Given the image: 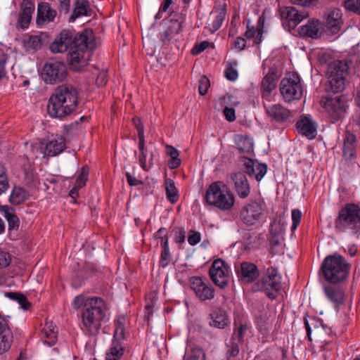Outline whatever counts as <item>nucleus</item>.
Masks as SVG:
<instances>
[{"label": "nucleus", "mask_w": 360, "mask_h": 360, "mask_svg": "<svg viewBox=\"0 0 360 360\" xmlns=\"http://www.w3.org/2000/svg\"><path fill=\"white\" fill-rule=\"evenodd\" d=\"M223 112L228 121L233 122L236 120L235 110L233 108L226 107Z\"/></svg>", "instance_id": "obj_61"}, {"label": "nucleus", "mask_w": 360, "mask_h": 360, "mask_svg": "<svg viewBox=\"0 0 360 360\" xmlns=\"http://www.w3.org/2000/svg\"><path fill=\"white\" fill-rule=\"evenodd\" d=\"M244 166L246 173L250 176H254L257 181H260L267 172L266 164L259 163L250 158H245Z\"/></svg>", "instance_id": "obj_25"}, {"label": "nucleus", "mask_w": 360, "mask_h": 360, "mask_svg": "<svg viewBox=\"0 0 360 360\" xmlns=\"http://www.w3.org/2000/svg\"><path fill=\"white\" fill-rule=\"evenodd\" d=\"M12 341L13 337L8 328V321L0 316V354L9 349Z\"/></svg>", "instance_id": "obj_26"}, {"label": "nucleus", "mask_w": 360, "mask_h": 360, "mask_svg": "<svg viewBox=\"0 0 360 360\" xmlns=\"http://www.w3.org/2000/svg\"><path fill=\"white\" fill-rule=\"evenodd\" d=\"M0 212L7 220L9 230H16L20 226L19 218L13 208L7 205L0 206Z\"/></svg>", "instance_id": "obj_34"}, {"label": "nucleus", "mask_w": 360, "mask_h": 360, "mask_svg": "<svg viewBox=\"0 0 360 360\" xmlns=\"http://www.w3.org/2000/svg\"><path fill=\"white\" fill-rule=\"evenodd\" d=\"M42 45V40L41 37L38 35L30 36L27 39L24 40V46L26 51H35L39 50Z\"/></svg>", "instance_id": "obj_42"}, {"label": "nucleus", "mask_w": 360, "mask_h": 360, "mask_svg": "<svg viewBox=\"0 0 360 360\" xmlns=\"http://www.w3.org/2000/svg\"><path fill=\"white\" fill-rule=\"evenodd\" d=\"M239 343L238 341L231 339L227 344V355L230 357L236 356L239 353Z\"/></svg>", "instance_id": "obj_51"}, {"label": "nucleus", "mask_w": 360, "mask_h": 360, "mask_svg": "<svg viewBox=\"0 0 360 360\" xmlns=\"http://www.w3.org/2000/svg\"><path fill=\"white\" fill-rule=\"evenodd\" d=\"M65 148V140L63 137L59 136L49 141L45 146L44 155L56 156L62 153Z\"/></svg>", "instance_id": "obj_30"}, {"label": "nucleus", "mask_w": 360, "mask_h": 360, "mask_svg": "<svg viewBox=\"0 0 360 360\" xmlns=\"http://www.w3.org/2000/svg\"><path fill=\"white\" fill-rule=\"evenodd\" d=\"M231 179L234 185V190L240 198H246L250 193L249 181L243 172H238L231 175Z\"/></svg>", "instance_id": "obj_18"}, {"label": "nucleus", "mask_w": 360, "mask_h": 360, "mask_svg": "<svg viewBox=\"0 0 360 360\" xmlns=\"http://www.w3.org/2000/svg\"><path fill=\"white\" fill-rule=\"evenodd\" d=\"M298 131L309 139L316 137L317 124L309 115H302L296 123Z\"/></svg>", "instance_id": "obj_23"}, {"label": "nucleus", "mask_w": 360, "mask_h": 360, "mask_svg": "<svg viewBox=\"0 0 360 360\" xmlns=\"http://www.w3.org/2000/svg\"><path fill=\"white\" fill-rule=\"evenodd\" d=\"M28 197L29 194L25 189L20 186H14L10 196V201L13 205H20L25 201Z\"/></svg>", "instance_id": "obj_39"}, {"label": "nucleus", "mask_w": 360, "mask_h": 360, "mask_svg": "<svg viewBox=\"0 0 360 360\" xmlns=\"http://www.w3.org/2000/svg\"><path fill=\"white\" fill-rule=\"evenodd\" d=\"M280 92L287 102L300 99L303 95V88L298 75L287 74L280 83Z\"/></svg>", "instance_id": "obj_10"}, {"label": "nucleus", "mask_w": 360, "mask_h": 360, "mask_svg": "<svg viewBox=\"0 0 360 360\" xmlns=\"http://www.w3.org/2000/svg\"><path fill=\"white\" fill-rule=\"evenodd\" d=\"M57 15V11L52 8L47 2L38 4L36 23L37 26L42 27L50 22H53Z\"/></svg>", "instance_id": "obj_16"}, {"label": "nucleus", "mask_w": 360, "mask_h": 360, "mask_svg": "<svg viewBox=\"0 0 360 360\" xmlns=\"http://www.w3.org/2000/svg\"><path fill=\"white\" fill-rule=\"evenodd\" d=\"M264 107L268 117L277 122H284L292 116L291 112L281 104L266 105L264 103Z\"/></svg>", "instance_id": "obj_21"}, {"label": "nucleus", "mask_w": 360, "mask_h": 360, "mask_svg": "<svg viewBox=\"0 0 360 360\" xmlns=\"http://www.w3.org/2000/svg\"><path fill=\"white\" fill-rule=\"evenodd\" d=\"M165 191L167 199L172 203H176L179 198L174 181L170 179H165Z\"/></svg>", "instance_id": "obj_40"}, {"label": "nucleus", "mask_w": 360, "mask_h": 360, "mask_svg": "<svg viewBox=\"0 0 360 360\" xmlns=\"http://www.w3.org/2000/svg\"><path fill=\"white\" fill-rule=\"evenodd\" d=\"M252 289L255 292H264L271 300L276 298L281 290V276L278 270L274 267L268 268L262 277L253 284Z\"/></svg>", "instance_id": "obj_8"}, {"label": "nucleus", "mask_w": 360, "mask_h": 360, "mask_svg": "<svg viewBox=\"0 0 360 360\" xmlns=\"http://www.w3.org/2000/svg\"><path fill=\"white\" fill-rule=\"evenodd\" d=\"M334 226L336 232H354L360 226V207L358 204L349 202L338 211Z\"/></svg>", "instance_id": "obj_6"}, {"label": "nucleus", "mask_w": 360, "mask_h": 360, "mask_svg": "<svg viewBox=\"0 0 360 360\" xmlns=\"http://www.w3.org/2000/svg\"><path fill=\"white\" fill-rule=\"evenodd\" d=\"M57 337L58 329L56 326L51 321H47L41 330V340L49 346H52L56 342Z\"/></svg>", "instance_id": "obj_28"}, {"label": "nucleus", "mask_w": 360, "mask_h": 360, "mask_svg": "<svg viewBox=\"0 0 360 360\" xmlns=\"http://www.w3.org/2000/svg\"><path fill=\"white\" fill-rule=\"evenodd\" d=\"M20 12L17 22V27L22 30L29 27L32 14L35 9L34 2L31 0H23L20 5Z\"/></svg>", "instance_id": "obj_20"}, {"label": "nucleus", "mask_w": 360, "mask_h": 360, "mask_svg": "<svg viewBox=\"0 0 360 360\" xmlns=\"http://www.w3.org/2000/svg\"><path fill=\"white\" fill-rule=\"evenodd\" d=\"M55 2L58 4L59 8L60 11H63L67 13L70 10V0H53Z\"/></svg>", "instance_id": "obj_63"}, {"label": "nucleus", "mask_w": 360, "mask_h": 360, "mask_svg": "<svg viewBox=\"0 0 360 360\" xmlns=\"http://www.w3.org/2000/svg\"><path fill=\"white\" fill-rule=\"evenodd\" d=\"M182 22L179 20L171 19L169 25H168L167 30L164 32L162 37L163 40L167 39L169 36L179 33L182 28Z\"/></svg>", "instance_id": "obj_44"}, {"label": "nucleus", "mask_w": 360, "mask_h": 360, "mask_svg": "<svg viewBox=\"0 0 360 360\" xmlns=\"http://www.w3.org/2000/svg\"><path fill=\"white\" fill-rule=\"evenodd\" d=\"M264 210V203L262 201L252 200L243 207L240 217L244 223L253 225L261 219Z\"/></svg>", "instance_id": "obj_12"}, {"label": "nucleus", "mask_w": 360, "mask_h": 360, "mask_svg": "<svg viewBox=\"0 0 360 360\" xmlns=\"http://www.w3.org/2000/svg\"><path fill=\"white\" fill-rule=\"evenodd\" d=\"M72 305L76 310L81 309L82 326L91 335H97L108 319L106 304L101 297L80 294L74 298Z\"/></svg>", "instance_id": "obj_1"}, {"label": "nucleus", "mask_w": 360, "mask_h": 360, "mask_svg": "<svg viewBox=\"0 0 360 360\" xmlns=\"http://www.w3.org/2000/svg\"><path fill=\"white\" fill-rule=\"evenodd\" d=\"M263 25H264V20H263V18H260L258 20L257 33L255 36L254 43L255 44H259L262 42V34H263Z\"/></svg>", "instance_id": "obj_56"}, {"label": "nucleus", "mask_w": 360, "mask_h": 360, "mask_svg": "<svg viewBox=\"0 0 360 360\" xmlns=\"http://www.w3.org/2000/svg\"><path fill=\"white\" fill-rule=\"evenodd\" d=\"M323 30L324 27L321 21L311 19L307 24L300 27L299 33L302 37L318 39L321 37Z\"/></svg>", "instance_id": "obj_24"}, {"label": "nucleus", "mask_w": 360, "mask_h": 360, "mask_svg": "<svg viewBox=\"0 0 360 360\" xmlns=\"http://www.w3.org/2000/svg\"><path fill=\"white\" fill-rule=\"evenodd\" d=\"M236 274L240 281L245 283H251L259 276L257 266L251 262H244L236 269Z\"/></svg>", "instance_id": "obj_22"}, {"label": "nucleus", "mask_w": 360, "mask_h": 360, "mask_svg": "<svg viewBox=\"0 0 360 360\" xmlns=\"http://www.w3.org/2000/svg\"><path fill=\"white\" fill-rule=\"evenodd\" d=\"M345 7L347 10L360 15V0H346Z\"/></svg>", "instance_id": "obj_52"}, {"label": "nucleus", "mask_w": 360, "mask_h": 360, "mask_svg": "<svg viewBox=\"0 0 360 360\" xmlns=\"http://www.w3.org/2000/svg\"><path fill=\"white\" fill-rule=\"evenodd\" d=\"M191 287L196 297L202 302L210 300L214 297V289L205 278L200 277L191 278Z\"/></svg>", "instance_id": "obj_14"}, {"label": "nucleus", "mask_w": 360, "mask_h": 360, "mask_svg": "<svg viewBox=\"0 0 360 360\" xmlns=\"http://www.w3.org/2000/svg\"><path fill=\"white\" fill-rule=\"evenodd\" d=\"M210 83L209 79L205 77H201L199 81L198 90L201 95H205L207 92L208 88L210 87Z\"/></svg>", "instance_id": "obj_54"}, {"label": "nucleus", "mask_w": 360, "mask_h": 360, "mask_svg": "<svg viewBox=\"0 0 360 360\" xmlns=\"http://www.w3.org/2000/svg\"><path fill=\"white\" fill-rule=\"evenodd\" d=\"M78 105V94L72 85L58 86L51 96L47 105L50 117L63 120L72 114Z\"/></svg>", "instance_id": "obj_2"}, {"label": "nucleus", "mask_w": 360, "mask_h": 360, "mask_svg": "<svg viewBox=\"0 0 360 360\" xmlns=\"http://www.w3.org/2000/svg\"><path fill=\"white\" fill-rule=\"evenodd\" d=\"M79 34L75 33L69 30H63L56 37L54 41L50 45V50L52 53H58L66 51L74 44L75 38Z\"/></svg>", "instance_id": "obj_15"}, {"label": "nucleus", "mask_w": 360, "mask_h": 360, "mask_svg": "<svg viewBox=\"0 0 360 360\" xmlns=\"http://www.w3.org/2000/svg\"><path fill=\"white\" fill-rule=\"evenodd\" d=\"M161 247L162 248L160 256V265L165 268L171 261V255L169 248L168 238L161 236Z\"/></svg>", "instance_id": "obj_41"}, {"label": "nucleus", "mask_w": 360, "mask_h": 360, "mask_svg": "<svg viewBox=\"0 0 360 360\" xmlns=\"http://www.w3.org/2000/svg\"><path fill=\"white\" fill-rule=\"evenodd\" d=\"M225 76L229 81H235L238 78V72L233 68L231 63H227L226 68L225 70Z\"/></svg>", "instance_id": "obj_53"}, {"label": "nucleus", "mask_w": 360, "mask_h": 360, "mask_svg": "<svg viewBox=\"0 0 360 360\" xmlns=\"http://www.w3.org/2000/svg\"><path fill=\"white\" fill-rule=\"evenodd\" d=\"M323 292L327 300L334 306L336 311H339L340 306L344 303L345 298L344 290L336 285H325Z\"/></svg>", "instance_id": "obj_19"}, {"label": "nucleus", "mask_w": 360, "mask_h": 360, "mask_svg": "<svg viewBox=\"0 0 360 360\" xmlns=\"http://www.w3.org/2000/svg\"><path fill=\"white\" fill-rule=\"evenodd\" d=\"M324 20L326 30L333 34L338 33L342 25L340 9L335 8L328 11Z\"/></svg>", "instance_id": "obj_17"}, {"label": "nucleus", "mask_w": 360, "mask_h": 360, "mask_svg": "<svg viewBox=\"0 0 360 360\" xmlns=\"http://www.w3.org/2000/svg\"><path fill=\"white\" fill-rule=\"evenodd\" d=\"M126 178L128 184L131 186H136L143 184V182L141 180L137 179L134 175H132L129 172L126 173Z\"/></svg>", "instance_id": "obj_62"}, {"label": "nucleus", "mask_w": 360, "mask_h": 360, "mask_svg": "<svg viewBox=\"0 0 360 360\" xmlns=\"http://www.w3.org/2000/svg\"><path fill=\"white\" fill-rule=\"evenodd\" d=\"M210 276L216 285L224 288L229 281V267L222 259H217L212 264Z\"/></svg>", "instance_id": "obj_13"}, {"label": "nucleus", "mask_w": 360, "mask_h": 360, "mask_svg": "<svg viewBox=\"0 0 360 360\" xmlns=\"http://www.w3.org/2000/svg\"><path fill=\"white\" fill-rule=\"evenodd\" d=\"M184 360H205V355L201 349L195 347L186 352Z\"/></svg>", "instance_id": "obj_46"}, {"label": "nucleus", "mask_w": 360, "mask_h": 360, "mask_svg": "<svg viewBox=\"0 0 360 360\" xmlns=\"http://www.w3.org/2000/svg\"><path fill=\"white\" fill-rule=\"evenodd\" d=\"M8 188L9 183L5 168L0 164V194L5 193Z\"/></svg>", "instance_id": "obj_48"}, {"label": "nucleus", "mask_w": 360, "mask_h": 360, "mask_svg": "<svg viewBox=\"0 0 360 360\" xmlns=\"http://www.w3.org/2000/svg\"><path fill=\"white\" fill-rule=\"evenodd\" d=\"M321 269L327 281L337 283L347 278L349 266L344 257L340 255H334L327 257L324 259Z\"/></svg>", "instance_id": "obj_7"}, {"label": "nucleus", "mask_w": 360, "mask_h": 360, "mask_svg": "<svg viewBox=\"0 0 360 360\" xmlns=\"http://www.w3.org/2000/svg\"><path fill=\"white\" fill-rule=\"evenodd\" d=\"M275 75L273 73H268L262 79L261 84V91L262 98L269 101L271 91L275 88Z\"/></svg>", "instance_id": "obj_37"}, {"label": "nucleus", "mask_w": 360, "mask_h": 360, "mask_svg": "<svg viewBox=\"0 0 360 360\" xmlns=\"http://www.w3.org/2000/svg\"><path fill=\"white\" fill-rule=\"evenodd\" d=\"M355 149L354 146H349L347 143H344L343 146V157L345 160H351L354 157Z\"/></svg>", "instance_id": "obj_55"}, {"label": "nucleus", "mask_w": 360, "mask_h": 360, "mask_svg": "<svg viewBox=\"0 0 360 360\" xmlns=\"http://www.w3.org/2000/svg\"><path fill=\"white\" fill-rule=\"evenodd\" d=\"M246 46V41L243 37H237L233 42V47L238 51L243 50Z\"/></svg>", "instance_id": "obj_60"}, {"label": "nucleus", "mask_w": 360, "mask_h": 360, "mask_svg": "<svg viewBox=\"0 0 360 360\" xmlns=\"http://www.w3.org/2000/svg\"><path fill=\"white\" fill-rule=\"evenodd\" d=\"M321 105L326 110L333 122L343 118L349 108L348 99L345 96L323 97L321 100Z\"/></svg>", "instance_id": "obj_9"}, {"label": "nucleus", "mask_w": 360, "mask_h": 360, "mask_svg": "<svg viewBox=\"0 0 360 360\" xmlns=\"http://www.w3.org/2000/svg\"><path fill=\"white\" fill-rule=\"evenodd\" d=\"M68 75L67 67L64 62L59 60L47 61L41 72L42 79L46 84H53L64 81Z\"/></svg>", "instance_id": "obj_11"}, {"label": "nucleus", "mask_w": 360, "mask_h": 360, "mask_svg": "<svg viewBox=\"0 0 360 360\" xmlns=\"http://www.w3.org/2000/svg\"><path fill=\"white\" fill-rule=\"evenodd\" d=\"M248 327L246 324L240 323L237 326L233 333L232 340L241 342L244 333L247 331Z\"/></svg>", "instance_id": "obj_49"}, {"label": "nucleus", "mask_w": 360, "mask_h": 360, "mask_svg": "<svg viewBox=\"0 0 360 360\" xmlns=\"http://www.w3.org/2000/svg\"><path fill=\"white\" fill-rule=\"evenodd\" d=\"M234 140L238 150L241 153L248 155L253 151V141L250 137L238 134L235 136Z\"/></svg>", "instance_id": "obj_36"}, {"label": "nucleus", "mask_w": 360, "mask_h": 360, "mask_svg": "<svg viewBox=\"0 0 360 360\" xmlns=\"http://www.w3.org/2000/svg\"><path fill=\"white\" fill-rule=\"evenodd\" d=\"M209 45L208 41H202L200 44H198L193 47L192 49V53L193 54H199L205 50Z\"/></svg>", "instance_id": "obj_64"}, {"label": "nucleus", "mask_w": 360, "mask_h": 360, "mask_svg": "<svg viewBox=\"0 0 360 360\" xmlns=\"http://www.w3.org/2000/svg\"><path fill=\"white\" fill-rule=\"evenodd\" d=\"M174 241L177 243H182L185 241L186 232L183 228H176L173 230Z\"/></svg>", "instance_id": "obj_57"}, {"label": "nucleus", "mask_w": 360, "mask_h": 360, "mask_svg": "<svg viewBox=\"0 0 360 360\" xmlns=\"http://www.w3.org/2000/svg\"><path fill=\"white\" fill-rule=\"evenodd\" d=\"M167 154L170 156L171 160L169 162V167L170 169H176L181 165V160L179 158V151L173 146H167Z\"/></svg>", "instance_id": "obj_43"}, {"label": "nucleus", "mask_w": 360, "mask_h": 360, "mask_svg": "<svg viewBox=\"0 0 360 360\" xmlns=\"http://www.w3.org/2000/svg\"><path fill=\"white\" fill-rule=\"evenodd\" d=\"M75 6L72 14L70 16V22H74L77 18L82 16L91 15V9L87 0H77Z\"/></svg>", "instance_id": "obj_33"}, {"label": "nucleus", "mask_w": 360, "mask_h": 360, "mask_svg": "<svg viewBox=\"0 0 360 360\" xmlns=\"http://www.w3.org/2000/svg\"><path fill=\"white\" fill-rule=\"evenodd\" d=\"M126 319L124 316H119L115 321V329L113 334V338L112 342H118L121 344H124V341L126 338L125 337V325Z\"/></svg>", "instance_id": "obj_35"}, {"label": "nucleus", "mask_w": 360, "mask_h": 360, "mask_svg": "<svg viewBox=\"0 0 360 360\" xmlns=\"http://www.w3.org/2000/svg\"><path fill=\"white\" fill-rule=\"evenodd\" d=\"M271 252L273 255L281 250L283 238L281 236V222H274L271 227Z\"/></svg>", "instance_id": "obj_29"}, {"label": "nucleus", "mask_w": 360, "mask_h": 360, "mask_svg": "<svg viewBox=\"0 0 360 360\" xmlns=\"http://www.w3.org/2000/svg\"><path fill=\"white\" fill-rule=\"evenodd\" d=\"M329 56L323 55L319 60L321 63H328L326 75L328 79V89L334 93L342 91L346 86V76L349 68L346 60L328 61Z\"/></svg>", "instance_id": "obj_4"}, {"label": "nucleus", "mask_w": 360, "mask_h": 360, "mask_svg": "<svg viewBox=\"0 0 360 360\" xmlns=\"http://www.w3.org/2000/svg\"><path fill=\"white\" fill-rule=\"evenodd\" d=\"M124 350V344H121L118 342H112L111 345L106 353L105 360H120L123 356Z\"/></svg>", "instance_id": "obj_38"}, {"label": "nucleus", "mask_w": 360, "mask_h": 360, "mask_svg": "<svg viewBox=\"0 0 360 360\" xmlns=\"http://www.w3.org/2000/svg\"><path fill=\"white\" fill-rule=\"evenodd\" d=\"M8 60L6 54L0 52V80L4 79L6 75L5 65Z\"/></svg>", "instance_id": "obj_58"}, {"label": "nucleus", "mask_w": 360, "mask_h": 360, "mask_svg": "<svg viewBox=\"0 0 360 360\" xmlns=\"http://www.w3.org/2000/svg\"><path fill=\"white\" fill-rule=\"evenodd\" d=\"M212 327L223 329L229 324V318L226 312L221 307L216 308L210 314Z\"/></svg>", "instance_id": "obj_31"}, {"label": "nucleus", "mask_w": 360, "mask_h": 360, "mask_svg": "<svg viewBox=\"0 0 360 360\" xmlns=\"http://www.w3.org/2000/svg\"><path fill=\"white\" fill-rule=\"evenodd\" d=\"M95 49V40L92 32H86L75 38L74 44L68 53L70 68L75 72L81 71L90 60L91 51Z\"/></svg>", "instance_id": "obj_3"}, {"label": "nucleus", "mask_w": 360, "mask_h": 360, "mask_svg": "<svg viewBox=\"0 0 360 360\" xmlns=\"http://www.w3.org/2000/svg\"><path fill=\"white\" fill-rule=\"evenodd\" d=\"M11 261L10 255L5 252H0V285L4 283L3 269L7 267Z\"/></svg>", "instance_id": "obj_45"}, {"label": "nucleus", "mask_w": 360, "mask_h": 360, "mask_svg": "<svg viewBox=\"0 0 360 360\" xmlns=\"http://www.w3.org/2000/svg\"><path fill=\"white\" fill-rule=\"evenodd\" d=\"M226 9H217L212 13V17L210 18L209 22L207 24L206 28L212 33L215 32L222 25V23L226 18Z\"/></svg>", "instance_id": "obj_32"}, {"label": "nucleus", "mask_w": 360, "mask_h": 360, "mask_svg": "<svg viewBox=\"0 0 360 360\" xmlns=\"http://www.w3.org/2000/svg\"><path fill=\"white\" fill-rule=\"evenodd\" d=\"M282 18L287 20L289 27L294 28L300 22L306 18L308 15L302 12H299L293 7H286L280 9Z\"/></svg>", "instance_id": "obj_27"}, {"label": "nucleus", "mask_w": 360, "mask_h": 360, "mask_svg": "<svg viewBox=\"0 0 360 360\" xmlns=\"http://www.w3.org/2000/svg\"><path fill=\"white\" fill-rule=\"evenodd\" d=\"M8 297L15 300L20 307L24 309H28L30 306V303L27 300V297L21 293L8 292Z\"/></svg>", "instance_id": "obj_47"}, {"label": "nucleus", "mask_w": 360, "mask_h": 360, "mask_svg": "<svg viewBox=\"0 0 360 360\" xmlns=\"http://www.w3.org/2000/svg\"><path fill=\"white\" fill-rule=\"evenodd\" d=\"M302 212L298 209H294L291 212V218L292 221V224L291 226V231L294 232L297 226H299L301 218H302Z\"/></svg>", "instance_id": "obj_50"}, {"label": "nucleus", "mask_w": 360, "mask_h": 360, "mask_svg": "<svg viewBox=\"0 0 360 360\" xmlns=\"http://www.w3.org/2000/svg\"><path fill=\"white\" fill-rule=\"evenodd\" d=\"M200 240V234L198 232L191 231L188 237V242L191 245H195L198 244Z\"/></svg>", "instance_id": "obj_59"}, {"label": "nucleus", "mask_w": 360, "mask_h": 360, "mask_svg": "<svg viewBox=\"0 0 360 360\" xmlns=\"http://www.w3.org/2000/svg\"><path fill=\"white\" fill-rule=\"evenodd\" d=\"M205 200L220 210L229 211L234 205L235 197L224 182L215 181L207 188Z\"/></svg>", "instance_id": "obj_5"}]
</instances>
